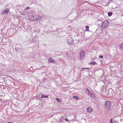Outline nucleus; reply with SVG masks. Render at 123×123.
<instances>
[{
    "label": "nucleus",
    "instance_id": "obj_25",
    "mask_svg": "<svg viewBox=\"0 0 123 123\" xmlns=\"http://www.w3.org/2000/svg\"><path fill=\"white\" fill-rule=\"evenodd\" d=\"M19 48H18L17 47H16L15 49V50L16 51H17L19 49Z\"/></svg>",
    "mask_w": 123,
    "mask_h": 123
},
{
    "label": "nucleus",
    "instance_id": "obj_34",
    "mask_svg": "<svg viewBox=\"0 0 123 123\" xmlns=\"http://www.w3.org/2000/svg\"><path fill=\"white\" fill-rule=\"evenodd\" d=\"M110 2H109L108 3V4H110Z\"/></svg>",
    "mask_w": 123,
    "mask_h": 123
},
{
    "label": "nucleus",
    "instance_id": "obj_12",
    "mask_svg": "<svg viewBox=\"0 0 123 123\" xmlns=\"http://www.w3.org/2000/svg\"><path fill=\"white\" fill-rule=\"evenodd\" d=\"M90 63L92 65H96V64H97L96 62H95L94 61H92Z\"/></svg>",
    "mask_w": 123,
    "mask_h": 123
},
{
    "label": "nucleus",
    "instance_id": "obj_22",
    "mask_svg": "<svg viewBox=\"0 0 123 123\" xmlns=\"http://www.w3.org/2000/svg\"><path fill=\"white\" fill-rule=\"evenodd\" d=\"M30 9V8L29 7H27L25 9V10H29Z\"/></svg>",
    "mask_w": 123,
    "mask_h": 123
},
{
    "label": "nucleus",
    "instance_id": "obj_3",
    "mask_svg": "<svg viewBox=\"0 0 123 123\" xmlns=\"http://www.w3.org/2000/svg\"><path fill=\"white\" fill-rule=\"evenodd\" d=\"M67 42L68 44L69 45L71 44H74V41L72 38L71 37L68 38Z\"/></svg>",
    "mask_w": 123,
    "mask_h": 123
},
{
    "label": "nucleus",
    "instance_id": "obj_16",
    "mask_svg": "<svg viewBox=\"0 0 123 123\" xmlns=\"http://www.w3.org/2000/svg\"><path fill=\"white\" fill-rule=\"evenodd\" d=\"M108 15L109 16H111L112 15L113 13L112 12H110L108 13Z\"/></svg>",
    "mask_w": 123,
    "mask_h": 123
},
{
    "label": "nucleus",
    "instance_id": "obj_32",
    "mask_svg": "<svg viewBox=\"0 0 123 123\" xmlns=\"http://www.w3.org/2000/svg\"><path fill=\"white\" fill-rule=\"evenodd\" d=\"M84 2L83 1V2H82L81 3L82 4H84Z\"/></svg>",
    "mask_w": 123,
    "mask_h": 123
},
{
    "label": "nucleus",
    "instance_id": "obj_19",
    "mask_svg": "<svg viewBox=\"0 0 123 123\" xmlns=\"http://www.w3.org/2000/svg\"><path fill=\"white\" fill-rule=\"evenodd\" d=\"M91 69V68H82L81 69V70L83 71L84 69Z\"/></svg>",
    "mask_w": 123,
    "mask_h": 123
},
{
    "label": "nucleus",
    "instance_id": "obj_20",
    "mask_svg": "<svg viewBox=\"0 0 123 123\" xmlns=\"http://www.w3.org/2000/svg\"><path fill=\"white\" fill-rule=\"evenodd\" d=\"M86 91L88 92V94L89 95V94H90L92 92H91L90 91V90L87 88L86 89Z\"/></svg>",
    "mask_w": 123,
    "mask_h": 123
},
{
    "label": "nucleus",
    "instance_id": "obj_10",
    "mask_svg": "<svg viewBox=\"0 0 123 123\" xmlns=\"http://www.w3.org/2000/svg\"><path fill=\"white\" fill-rule=\"evenodd\" d=\"M49 95H44L43 94H42L41 96V98H49L48 97Z\"/></svg>",
    "mask_w": 123,
    "mask_h": 123
},
{
    "label": "nucleus",
    "instance_id": "obj_37",
    "mask_svg": "<svg viewBox=\"0 0 123 123\" xmlns=\"http://www.w3.org/2000/svg\"><path fill=\"white\" fill-rule=\"evenodd\" d=\"M1 30V32H2V30Z\"/></svg>",
    "mask_w": 123,
    "mask_h": 123
},
{
    "label": "nucleus",
    "instance_id": "obj_4",
    "mask_svg": "<svg viewBox=\"0 0 123 123\" xmlns=\"http://www.w3.org/2000/svg\"><path fill=\"white\" fill-rule=\"evenodd\" d=\"M85 54L84 51L83 50H81L80 53V59L81 60L82 57L85 55Z\"/></svg>",
    "mask_w": 123,
    "mask_h": 123
},
{
    "label": "nucleus",
    "instance_id": "obj_6",
    "mask_svg": "<svg viewBox=\"0 0 123 123\" xmlns=\"http://www.w3.org/2000/svg\"><path fill=\"white\" fill-rule=\"evenodd\" d=\"M9 12V9L8 8H6L4 10L3 12L2 13V14H7Z\"/></svg>",
    "mask_w": 123,
    "mask_h": 123
},
{
    "label": "nucleus",
    "instance_id": "obj_5",
    "mask_svg": "<svg viewBox=\"0 0 123 123\" xmlns=\"http://www.w3.org/2000/svg\"><path fill=\"white\" fill-rule=\"evenodd\" d=\"M41 18L40 17V16L38 15H36L34 17V21H38L40 20Z\"/></svg>",
    "mask_w": 123,
    "mask_h": 123
},
{
    "label": "nucleus",
    "instance_id": "obj_30",
    "mask_svg": "<svg viewBox=\"0 0 123 123\" xmlns=\"http://www.w3.org/2000/svg\"><path fill=\"white\" fill-rule=\"evenodd\" d=\"M112 90V89L111 88H110L109 89L108 91H111V90Z\"/></svg>",
    "mask_w": 123,
    "mask_h": 123
},
{
    "label": "nucleus",
    "instance_id": "obj_2",
    "mask_svg": "<svg viewBox=\"0 0 123 123\" xmlns=\"http://www.w3.org/2000/svg\"><path fill=\"white\" fill-rule=\"evenodd\" d=\"M109 22L107 20H105L102 23L101 29L102 30L105 29V27H107L108 25Z\"/></svg>",
    "mask_w": 123,
    "mask_h": 123
},
{
    "label": "nucleus",
    "instance_id": "obj_33",
    "mask_svg": "<svg viewBox=\"0 0 123 123\" xmlns=\"http://www.w3.org/2000/svg\"><path fill=\"white\" fill-rule=\"evenodd\" d=\"M110 123H113V122H110Z\"/></svg>",
    "mask_w": 123,
    "mask_h": 123
},
{
    "label": "nucleus",
    "instance_id": "obj_21",
    "mask_svg": "<svg viewBox=\"0 0 123 123\" xmlns=\"http://www.w3.org/2000/svg\"><path fill=\"white\" fill-rule=\"evenodd\" d=\"M45 56H46V58L48 59V60H49V58H51V57L47 55H45Z\"/></svg>",
    "mask_w": 123,
    "mask_h": 123
},
{
    "label": "nucleus",
    "instance_id": "obj_26",
    "mask_svg": "<svg viewBox=\"0 0 123 123\" xmlns=\"http://www.w3.org/2000/svg\"><path fill=\"white\" fill-rule=\"evenodd\" d=\"M60 119H61L60 121L61 122L62 121H63V119H64L63 117H61V118Z\"/></svg>",
    "mask_w": 123,
    "mask_h": 123
},
{
    "label": "nucleus",
    "instance_id": "obj_8",
    "mask_svg": "<svg viewBox=\"0 0 123 123\" xmlns=\"http://www.w3.org/2000/svg\"><path fill=\"white\" fill-rule=\"evenodd\" d=\"M29 19L31 21H34V16L33 15H31L29 18Z\"/></svg>",
    "mask_w": 123,
    "mask_h": 123
},
{
    "label": "nucleus",
    "instance_id": "obj_13",
    "mask_svg": "<svg viewBox=\"0 0 123 123\" xmlns=\"http://www.w3.org/2000/svg\"><path fill=\"white\" fill-rule=\"evenodd\" d=\"M120 48V49L123 51V42L121 44Z\"/></svg>",
    "mask_w": 123,
    "mask_h": 123
},
{
    "label": "nucleus",
    "instance_id": "obj_7",
    "mask_svg": "<svg viewBox=\"0 0 123 123\" xmlns=\"http://www.w3.org/2000/svg\"><path fill=\"white\" fill-rule=\"evenodd\" d=\"M48 61L49 63H55V61L54 59L51 57L50 58H49V60H48Z\"/></svg>",
    "mask_w": 123,
    "mask_h": 123
},
{
    "label": "nucleus",
    "instance_id": "obj_35",
    "mask_svg": "<svg viewBox=\"0 0 123 123\" xmlns=\"http://www.w3.org/2000/svg\"><path fill=\"white\" fill-rule=\"evenodd\" d=\"M87 3H89V4H90V3H89V2H87Z\"/></svg>",
    "mask_w": 123,
    "mask_h": 123
},
{
    "label": "nucleus",
    "instance_id": "obj_28",
    "mask_svg": "<svg viewBox=\"0 0 123 123\" xmlns=\"http://www.w3.org/2000/svg\"><path fill=\"white\" fill-rule=\"evenodd\" d=\"M48 80L47 79H45L44 80V81L43 82H44L45 81V82H46V81H47Z\"/></svg>",
    "mask_w": 123,
    "mask_h": 123
},
{
    "label": "nucleus",
    "instance_id": "obj_18",
    "mask_svg": "<svg viewBox=\"0 0 123 123\" xmlns=\"http://www.w3.org/2000/svg\"><path fill=\"white\" fill-rule=\"evenodd\" d=\"M85 27L86 28V29L85 30L86 31H89V27L88 26L86 25V26Z\"/></svg>",
    "mask_w": 123,
    "mask_h": 123
},
{
    "label": "nucleus",
    "instance_id": "obj_11",
    "mask_svg": "<svg viewBox=\"0 0 123 123\" xmlns=\"http://www.w3.org/2000/svg\"><path fill=\"white\" fill-rule=\"evenodd\" d=\"M92 98H95V96L94 95V94L92 93V92L89 95Z\"/></svg>",
    "mask_w": 123,
    "mask_h": 123
},
{
    "label": "nucleus",
    "instance_id": "obj_9",
    "mask_svg": "<svg viewBox=\"0 0 123 123\" xmlns=\"http://www.w3.org/2000/svg\"><path fill=\"white\" fill-rule=\"evenodd\" d=\"M87 111L88 112H91L92 111V109L90 107H88L87 109Z\"/></svg>",
    "mask_w": 123,
    "mask_h": 123
},
{
    "label": "nucleus",
    "instance_id": "obj_1",
    "mask_svg": "<svg viewBox=\"0 0 123 123\" xmlns=\"http://www.w3.org/2000/svg\"><path fill=\"white\" fill-rule=\"evenodd\" d=\"M112 103L111 102L107 101L105 103L104 105L105 108L107 110L110 111L112 108Z\"/></svg>",
    "mask_w": 123,
    "mask_h": 123
},
{
    "label": "nucleus",
    "instance_id": "obj_17",
    "mask_svg": "<svg viewBox=\"0 0 123 123\" xmlns=\"http://www.w3.org/2000/svg\"><path fill=\"white\" fill-rule=\"evenodd\" d=\"M104 21L103 20V19L102 18H100L99 19H98V23H99V22H101L102 23Z\"/></svg>",
    "mask_w": 123,
    "mask_h": 123
},
{
    "label": "nucleus",
    "instance_id": "obj_27",
    "mask_svg": "<svg viewBox=\"0 0 123 123\" xmlns=\"http://www.w3.org/2000/svg\"><path fill=\"white\" fill-rule=\"evenodd\" d=\"M33 41L32 42H31V43H33L34 42H36L37 41V40H34V39H33Z\"/></svg>",
    "mask_w": 123,
    "mask_h": 123
},
{
    "label": "nucleus",
    "instance_id": "obj_14",
    "mask_svg": "<svg viewBox=\"0 0 123 123\" xmlns=\"http://www.w3.org/2000/svg\"><path fill=\"white\" fill-rule=\"evenodd\" d=\"M55 99L59 102H61L62 101L61 99L59 98H55Z\"/></svg>",
    "mask_w": 123,
    "mask_h": 123
},
{
    "label": "nucleus",
    "instance_id": "obj_24",
    "mask_svg": "<svg viewBox=\"0 0 123 123\" xmlns=\"http://www.w3.org/2000/svg\"><path fill=\"white\" fill-rule=\"evenodd\" d=\"M64 120L66 121L67 122H68V121H69L68 120V119H67V118H64Z\"/></svg>",
    "mask_w": 123,
    "mask_h": 123
},
{
    "label": "nucleus",
    "instance_id": "obj_36",
    "mask_svg": "<svg viewBox=\"0 0 123 123\" xmlns=\"http://www.w3.org/2000/svg\"><path fill=\"white\" fill-rule=\"evenodd\" d=\"M1 30V32H2V30Z\"/></svg>",
    "mask_w": 123,
    "mask_h": 123
},
{
    "label": "nucleus",
    "instance_id": "obj_29",
    "mask_svg": "<svg viewBox=\"0 0 123 123\" xmlns=\"http://www.w3.org/2000/svg\"><path fill=\"white\" fill-rule=\"evenodd\" d=\"M110 122H112V118H111L110 120Z\"/></svg>",
    "mask_w": 123,
    "mask_h": 123
},
{
    "label": "nucleus",
    "instance_id": "obj_15",
    "mask_svg": "<svg viewBox=\"0 0 123 123\" xmlns=\"http://www.w3.org/2000/svg\"><path fill=\"white\" fill-rule=\"evenodd\" d=\"M73 98H75V99H76L77 100H79L80 98H79V97L77 96H73Z\"/></svg>",
    "mask_w": 123,
    "mask_h": 123
},
{
    "label": "nucleus",
    "instance_id": "obj_31",
    "mask_svg": "<svg viewBox=\"0 0 123 123\" xmlns=\"http://www.w3.org/2000/svg\"><path fill=\"white\" fill-rule=\"evenodd\" d=\"M98 25H99V24H101V22H99V23H98Z\"/></svg>",
    "mask_w": 123,
    "mask_h": 123
},
{
    "label": "nucleus",
    "instance_id": "obj_23",
    "mask_svg": "<svg viewBox=\"0 0 123 123\" xmlns=\"http://www.w3.org/2000/svg\"><path fill=\"white\" fill-rule=\"evenodd\" d=\"M99 57L100 58H103V56L101 55H99Z\"/></svg>",
    "mask_w": 123,
    "mask_h": 123
}]
</instances>
